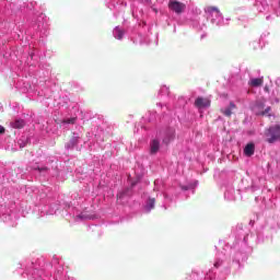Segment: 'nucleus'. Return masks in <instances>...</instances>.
<instances>
[{
  "label": "nucleus",
  "instance_id": "nucleus-16",
  "mask_svg": "<svg viewBox=\"0 0 280 280\" xmlns=\"http://www.w3.org/2000/svg\"><path fill=\"white\" fill-rule=\"evenodd\" d=\"M214 268H220V262H214Z\"/></svg>",
  "mask_w": 280,
  "mask_h": 280
},
{
  "label": "nucleus",
  "instance_id": "nucleus-9",
  "mask_svg": "<svg viewBox=\"0 0 280 280\" xmlns=\"http://www.w3.org/2000/svg\"><path fill=\"white\" fill-rule=\"evenodd\" d=\"M160 148H161V143L159 142V140H153L151 142V154H156Z\"/></svg>",
  "mask_w": 280,
  "mask_h": 280
},
{
  "label": "nucleus",
  "instance_id": "nucleus-3",
  "mask_svg": "<svg viewBox=\"0 0 280 280\" xmlns=\"http://www.w3.org/2000/svg\"><path fill=\"white\" fill-rule=\"evenodd\" d=\"M168 8L172 12H175V14H183L187 5L178 0H170Z\"/></svg>",
  "mask_w": 280,
  "mask_h": 280
},
{
  "label": "nucleus",
  "instance_id": "nucleus-1",
  "mask_svg": "<svg viewBox=\"0 0 280 280\" xmlns=\"http://www.w3.org/2000/svg\"><path fill=\"white\" fill-rule=\"evenodd\" d=\"M266 103L262 101H257L253 107L252 110H254L255 115H258L259 117H271L270 110H272L271 106H268L266 109Z\"/></svg>",
  "mask_w": 280,
  "mask_h": 280
},
{
  "label": "nucleus",
  "instance_id": "nucleus-5",
  "mask_svg": "<svg viewBox=\"0 0 280 280\" xmlns=\"http://www.w3.org/2000/svg\"><path fill=\"white\" fill-rule=\"evenodd\" d=\"M249 86H253L254 89H257L259 86H264V77L261 78H256V79H250L248 82Z\"/></svg>",
  "mask_w": 280,
  "mask_h": 280
},
{
  "label": "nucleus",
  "instance_id": "nucleus-2",
  "mask_svg": "<svg viewBox=\"0 0 280 280\" xmlns=\"http://www.w3.org/2000/svg\"><path fill=\"white\" fill-rule=\"evenodd\" d=\"M265 135L267 137V143H276V141H280V125L269 127Z\"/></svg>",
  "mask_w": 280,
  "mask_h": 280
},
{
  "label": "nucleus",
  "instance_id": "nucleus-8",
  "mask_svg": "<svg viewBox=\"0 0 280 280\" xmlns=\"http://www.w3.org/2000/svg\"><path fill=\"white\" fill-rule=\"evenodd\" d=\"M12 128L21 129L25 127V120L23 119H16L11 122Z\"/></svg>",
  "mask_w": 280,
  "mask_h": 280
},
{
  "label": "nucleus",
  "instance_id": "nucleus-11",
  "mask_svg": "<svg viewBox=\"0 0 280 280\" xmlns=\"http://www.w3.org/2000/svg\"><path fill=\"white\" fill-rule=\"evenodd\" d=\"M115 34H117L118 40H121L124 38V32L119 28H115Z\"/></svg>",
  "mask_w": 280,
  "mask_h": 280
},
{
  "label": "nucleus",
  "instance_id": "nucleus-14",
  "mask_svg": "<svg viewBox=\"0 0 280 280\" xmlns=\"http://www.w3.org/2000/svg\"><path fill=\"white\" fill-rule=\"evenodd\" d=\"M208 12H220V9L217 7H208Z\"/></svg>",
  "mask_w": 280,
  "mask_h": 280
},
{
  "label": "nucleus",
  "instance_id": "nucleus-4",
  "mask_svg": "<svg viewBox=\"0 0 280 280\" xmlns=\"http://www.w3.org/2000/svg\"><path fill=\"white\" fill-rule=\"evenodd\" d=\"M211 106V100L209 97L198 96L195 100L196 108H209Z\"/></svg>",
  "mask_w": 280,
  "mask_h": 280
},
{
  "label": "nucleus",
  "instance_id": "nucleus-17",
  "mask_svg": "<svg viewBox=\"0 0 280 280\" xmlns=\"http://www.w3.org/2000/svg\"><path fill=\"white\" fill-rule=\"evenodd\" d=\"M39 172H45V170H47V167H44V168H38Z\"/></svg>",
  "mask_w": 280,
  "mask_h": 280
},
{
  "label": "nucleus",
  "instance_id": "nucleus-15",
  "mask_svg": "<svg viewBox=\"0 0 280 280\" xmlns=\"http://www.w3.org/2000/svg\"><path fill=\"white\" fill-rule=\"evenodd\" d=\"M0 135H5V127L0 125Z\"/></svg>",
  "mask_w": 280,
  "mask_h": 280
},
{
  "label": "nucleus",
  "instance_id": "nucleus-10",
  "mask_svg": "<svg viewBox=\"0 0 280 280\" xmlns=\"http://www.w3.org/2000/svg\"><path fill=\"white\" fill-rule=\"evenodd\" d=\"M174 135H176V131H174V129H171V131L168 133V138L164 139V143H170V141H173Z\"/></svg>",
  "mask_w": 280,
  "mask_h": 280
},
{
  "label": "nucleus",
  "instance_id": "nucleus-7",
  "mask_svg": "<svg viewBox=\"0 0 280 280\" xmlns=\"http://www.w3.org/2000/svg\"><path fill=\"white\" fill-rule=\"evenodd\" d=\"M244 154L245 156H253V154H255V144L254 143L246 144L244 149Z\"/></svg>",
  "mask_w": 280,
  "mask_h": 280
},
{
  "label": "nucleus",
  "instance_id": "nucleus-6",
  "mask_svg": "<svg viewBox=\"0 0 280 280\" xmlns=\"http://www.w3.org/2000/svg\"><path fill=\"white\" fill-rule=\"evenodd\" d=\"M235 108H237V105H235V103L231 102L230 106L225 109H221V113L225 116V117H231V115H233V110H235Z\"/></svg>",
  "mask_w": 280,
  "mask_h": 280
},
{
  "label": "nucleus",
  "instance_id": "nucleus-12",
  "mask_svg": "<svg viewBox=\"0 0 280 280\" xmlns=\"http://www.w3.org/2000/svg\"><path fill=\"white\" fill-rule=\"evenodd\" d=\"M154 202H155L154 198L149 199L148 201L149 211H152V209H154Z\"/></svg>",
  "mask_w": 280,
  "mask_h": 280
},
{
  "label": "nucleus",
  "instance_id": "nucleus-13",
  "mask_svg": "<svg viewBox=\"0 0 280 280\" xmlns=\"http://www.w3.org/2000/svg\"><path fill=\"white\" fill-rule=\"evenodd\" d=\"M75 117H73V118H68V119H63L62 121H61V124H75Z\"/></svg>",
  "mask_w": 280,
  "mask_h": 280
}]
</instances>
